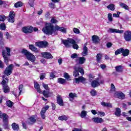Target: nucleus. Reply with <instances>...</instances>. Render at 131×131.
Segmentation results:
<instances>
[{"instance_id": "f257e3e1", "label": "nucleus", "mask_w": 131, "mask_h": 131, "mask_svg": "<svg viewBox=\"0 0 131 131\" xmlns=\"http://www.w3.org/2000/svg\"><path fill=\"white\" fill-rule=\"evenodd\" d=\"M51 23H49L48 24L47 26L44 27L42 29V31L46 34V35H57L58 33L56 31H61L62 33H66L67 30L66 28L63 27H59L58 25H56L54 26L53 24H56V23H58V20L56 19L55 17H52L50 20Z\"/></svg>"}, {"instance_id": "f03ea898", "label": "nucleus", "mask_w": 131, "mask_h": 131, "mask_svg": "<svg viewBox=\"0 0 131 131\" xmlns=\"http://www.w3.org/2000/svg\"><path fill=\"white\" fill-rule=\"evenodd\" d=\"M61 42L67 48L70 47V45H73V48L75 50H78L79 47L76 43V41L72 38H68L67 39H61Z\"/></svg>"}, {"instance_id": "7ed1b4c3", "label": "nucleus", "mask_w": 131, "mask_h": 131, "mask_svg": "<svg viewBox=\"0 0 131 131\" xmlns=\"http://www.w3.org/2000/svg\"><path fill=\"white\" fill-rule=\"evenodd\" d=\"M21 54H23V55H25L26 56L27 60L28 61H30L31 62H35V60H36V58H35V56L34 55H33L31 52H30L27 50L25 49H23L21 50Z\"/></svg>"}, {"instance_id": "20e7f679", "label": "nucleus", "mask_w": 131, "mask_h": 131, "mask_svg": "<svg viewBox=\"0 0 131 131\" xmlns=\"http://www.w3.org/2000/svg\"><path fill=\"white\" fill-rule=\"evenodd\" d=\"M0 118L3 119V127L6 129L9 128V116L6 113H3L0 111Z\"/></svg>"}, {"instance_id": "39448f33", "label": "nucleus", "mask_w": 131, "mask_h": 131, "mask_svg": "<svg viewBox=\"0 0 131 131\" xmlns=\"http://www.w3.org/2000/svg\"><path fill=\"white\" fill-rule=\"evenodd\" d=\"M104 84V80H100V78L98 77L96 80H94L91 82V86L95 89V88H98L100 86L101 84Z\"/></svg>"}, {"instance_id": "423d86ee", "label": "nucleus", "mask_w": 131, "mask_h": 131, "mask_svg": "<svg viewBox=\"0 0 131 131\" xmlns=\"http://www.w3.org/2000/svg\"><path fill=\"white\" fill-rule=\"evenodd\" d=\"M74 69V71L73 72V76H74V77L79 76V73L81 74V75H84V70H83L82 68L75 67Z\"/></svg>"}, {"instance_id": "0eeeda50", "label": "nucleus", "mask_w": 131, "mask_h": 131, "mask_svg": "<svg viewBox=\"0 0 131 131\" xmlns=\"http://www.w3.org/2000/svg\"><path fill=\"white\" fill-rule=\"evenodd\" d=\"M35 47H38L39 49H46L49 47V42L46 40L36 42L35 43Z\"/></svg>"}, {"instance_id": "6e6552de", "label": "nucleus", "mask_w": 131, "mask_h": 131, "mask_svg": "<svg viewBox=\"0 0 131 131\" xmlns=\"http://www.w3.org/2000/svg\"><path fill=\"white\" fill-rule=\"evenodd\" d=\"M13 69L14 64H10L5 69L4 74L5 75H6V76H9V75H11L12 73Z\"/></svg>"}, {"instance_id": "1a4fd4ad", "label": "nucleus", "mask_w": 131, "mask_h": 131, "mask_svg": "<svg viewBox=\"0 0 131 131\" xmlns=\"http://www.w3.org/2000/svg\"><path fill=\"white\" fill-rule=\"evenodd\" d=\"M21 31L25 34L32 33L33 32V27L32 26H25L22 28Z\"/></svg>"}, {"instance_id": "9d476101", "label": "nucleus", "mask_w": 131, "mask_h": 131, "mask_svg": "<svg viewBox=\"0 0 131 131\" xmlns=\"http://www.w3.org/2000/svg\"><path fill=\"white\" fill-rule=\"evenodd\" d=\"M15 17H16V14L14 11H10L9 14V18L8 19V22L10 23H14L15 22Z\"/></svg>"}, {"instance_id": "9b49d317", "label": "nucleus", "mask_w": 131, "mask_h": 131, "mask_svg": "<svg viewBox=\"0 0 131 131\" xmlns=\"http://www.w3.org/2000/svg\"><path fill=\"white\" fill-rule=\"evenodd\" d=\"M86 80V79L83 76H79L78 78H75V83H80V82H81L83 84H85V83H86V82H85Z\"/></svg>"}, {"instance_id": "f8f14e48", "label": "nucleus", "mask_w": 131, "mask_h": 131, "mask_svg": "<svg viewBox=\"0 0 131 131\" xmlns=\"http://www.w3.org/2000/svg\"><path fill=\"white\" fill-rule=\"evenodd\" d=\"M124 38L126 41H130L131 40V31L127 30L124 33Z\"/></svg>"}, {"instance_id": "ddd939ff", "label": "nucleus", "mask_w": 131, "mask_h": 131, "mask_svg": "<svg viewBox=\"0 0 131 131\" xmlns=\"http://www.w3.org/2000/svg\"><path fill=\"white\" fill-rule=\"evenodd\" d=\"M36 115H32L28 118V124L29 125H33L36 122V119H35Z\"/></svg>"}, {"instance_id": "4468645a", "label": "nucleus", "mask_w": 131, "mask_h": 131, "mask_svg": "<svg viewBox=\"0 0 131 131\" xmlns=\"http://www.w3.org/2000/svg\"><path fill=\"white\" fill-rule=\"evenodd\" d=\"M41 55L43 58L45 59H53L54 57L50 52H42Z\"/></svg>"}, {"instance_id": "2eb2a0df", "label": "nucleus", "mask_w": 131, "mask_h": 131, "mask_svg": "<svg viewBox=\"0 0 131 131\" xmlns=\"http://www.w3.org/2000/svg\"><path fill=\"white\" fill-rule=\"evenodd\" d=\"M57 103L59 106H64V101H63V98L61 95H58L56 96Z\"/></svg>"}, {"instance_id": "dca6fc26", "label": "nucleus", "mask_w": 131, "mask_h": 131, "mask_svg": "<svg viewBox=\"0 0 131 131\" xmlns=\"http://www.w3.org/2000/svg\"><path fill=\"white\" fill-rule=\"evenodd\" d=\"M2 56L4 58V61L6 65H9V57L6 55V50L2 51Z\"/></svg>"}, {"instance_id": "f3484780", "label": "nucleus", "mask_w": 131, "mask_h": 131, "mask_svg": "<svg viewBox=\"0 0 131 131\" xmlns=\"http://www.w3.org/2000/svg\"><path fill=\"white\" fill-rule=\"evenodd\" d=\"M115 94L118 99H120L121 100L125 99V95L122 92H117Z\"/></svg>"}, {"instance_id": "a211bd4d", "label": "nucleus", "mask_w": 131, "mask_h": 131, "mask_svg": "<svg viewBox=\"0 0 131 131\" xmlns=\"http://www.w3.org/2000/svg\"><path fill=\"white\" fill-rule=\"evenodd\" d=\"M121 51V54L123 57H127V56L129 55V50L127 49H124L123 48H122Z\"/></svg>"}, {"instance_id": "6ab92c4d", "label": "nucleus", "mask_w": 131, "mask_h": 131, "mask_svg": "<svg viewBox=\"0 0 131 131\" xmlns=\"http://www.w3.org/2000/svg\"><path fill=\"white\" fill-rule=\"evenodd\" d=\"M109 30L111 33H120V34L123 33V30H117L116 29L110 28Z\"/></svg>"}, {"instance_id": "aec40b11", "label": "nucleus", "mask_w": 131, "mask_h": 131, "mask_svg": "<svg viewBox=\"0 0 131 131\" xmlns=\"http://www.w3.org/2000/svg\"><path fill=\"white\" fill-rule=\"evenodd\" d=\"M34 88L35 90H36L37 93H39L40 94L41 93V91L40 90V86L39 85V84L36 82V81H34Z\"/></svg>"}, {"instance_id": "412c9836", "label": "nucleus", "mask_w": 131, "mask_h": 131, "mask_svg": "<svg viewBox=\"0 0 131 131\" xmlns=\"http://www.w3.org/2000/svg\"><path fill=\"white\" fill-rule=\"evenodd\" d=\"M29 49L32 52H34V53H38V50H37V48L32 44L29 45Z\"/></svg>"}, {"instance_id": "4be33fe9", "label": "nucleus", "mask_w": 131, "mask_h": 131, "mask_svg": "<svg viewBox=\"0 0 131 131\" xmlns=\"http://www.w3.org/2000/svg\"><path fill=\"white\" fill-rule=\"evenodd\" d=\"M93 121L96 123H102V122H104L103 119L102 118L95 117L93 119Z\"/></svg>"}, {"instance_id": "5701e85b", "label": "nucleus", "mask_w": 131, "mask_h": 131, "mask_svg": "<svg viewBox=\"0 0 131 131\" xmlns=\"http://www.w3.org/2000/svg\"><path fill=\"white\" fill-rule=\"evenodd\" d=\"M69 97L70 98V101H72L73 100H74V98H77V94H76V93L71 92L69 94Z\"/></svg>"}, {"instance_id": "b1692460", "label": "nucleus", "mask_w": 131, "mask_h": 131, "mask_svg": "<svg viewBox=\"0 0 131 131\" xmlns=\"http://www.w3.org/2000/svg\"><path fill=\"white\" fill-rule=\"evenodd\" d=\"M46 112H47V111L44 107H42L41 112H40L42 119H46Z\"/></svg>"}, {"instance_id": "393cba45", "label": "nucleus", "mask_w": 131, "mask_h": 131, "mask_svg": "<svg viewBox=\"0 0 131 131\" xmlns=\"http://www.w3.org/2000/svg\"><path fill=\"white\" fill-rule=\"evenodd\" d=\"M50 94L51 93H50V91H48V90H44L42 92V95H43L45 98H50Z\"/></svg>"}, {"instance_id": "a878e982", "label": "nucleus", "mask_w": 131, "mask_h": 131, "mask_svg": "<svg viewBox=\"0 0 131 131\" xmlns=\"http://www.w3.org/2000/svg\"><path fill=\"white\" fill-rule=\"evenodd\" d=\"M115 115H116V116H117V117H120V116L121 115V110L119 107L116 108Z\"/></svg>"}, {"instance_id": "bb28decb", "label": "nucleus", "mask_w": 131, "mask_h": 131, "mask_svg": "<svg viewBox=\"0 0 131 131\" xmlns=\"http://www.w3.org/2000/svg\"><path fill=\"white\" fill-rule=\"evenodd\" d=\"M102 53H98L96 55V61L97 63H101L102 57Z\"/></svg>"}, {"instance_id": "cd10ccee", "label": "nucleus", "mask_w": 131, "mask_h": 131, "mask_svg": "<svg viewBox=\"0 0 131 131\" xmlns=\"http://www.w3.org/2000/svg\"><path fill=\"white\" fill-rule=\"evenodd\" d=\"M88 47H86V45H84L83 48V52H82L81 53L82 56H88Z\"/></svg>"}, {"instance_id": "c85d7f7f", "label": "nucleus", "mask_w": 131, "mask_h": 131, "mask_svg": "<svg viewBox=\"0 0 131 131\" xmlns=\"http://www.w3.org/2000/svg\"><path fill=\"white\" fill-rule=\"evenodd\" d=\"M12 128L13 129V130H19V125L16 123H13L11 125Z\"/></svg>"}, {"instance_id": "c756f323", "label": "nucleus", "mask_w": 131, "mask_h": 131, "mask_svg": "<svg viewBox=\"0 0 131 131\" xmlns=\"http://www.w3.org/2000/svg\"><path fill=\"white\" fill-rule=\"evenodd\" d=\"M92 40L94 41V42L97 43V42H99L100 41V38L99 36L94 35L92 36Z\"/></svg>"}, {"instance_id": "7c9ffc66", "label": "nucleus", "mask_w": 131, "mask_h": 131, "mask_svg": "<svg viewBox=\"0 0 131 131\" xmlns=\"http://www.w3.org/2000/svg\"><path fill=\"white\" fill-rule=\"evenodd\" d=\"M78 62L79 64L80 65H82V64H84V62H85V58L84 57H79L78 59Z\"/></svg>"}, {"instance_id": "2f4dec72", "label": "nucleus", "mask_w": 131, "mask_h": 131, "mask_svg": "<svg viewBox=\"0 0 131 131\" xmlns=\"http://www.w3.org/2000/svg\"><path fill=\"white\" fill-rule=\"evenodd\" d=\"M57 82L60 84H64L66 83V79H64L62 78H59L57 79Z\"/></svg>"}, {"instance_id": "473e14b6", "label": "nucleus", "mask_w": 131, "mask_h": 131, "mask_svg": "<svg viewBox=\"0 0 131 131\" xmlns=\"http://www.w3.org/2000/svg\"><path fill=\"white\" fill-rule=\"evenodd\" d=\"M3 90L4 91V93H5V94H8V93L10 92V88L7 84H6V86H3Z\"/></svg>"}, {"instance_id": "72a5a7b5", "label": "nucleus", "mask_w": 131, "mask_h": 131, "mask_svg": "<svg viewBox=\"0 0 131 131\" xmlns=\"http://www.w3.org/2000/svg\"><path fill=\"white\" fill-rule=\"evenodd\" d=\"M101 104L103 107H110V108H112V104L110 103H106L105 102H102Z\"/></svg>"}, {"instance_id": "f704fd0d", "label": "nucleus", "mask_w": 131, "mask_h": 131, "mask_svg": "<svg viewBox=\"0 0 131 131\" xmlns=\"http://www.w3.org/2000/svg\"><path fill=\"white\" fill-rule=\"evenodd\" d=\"M58 120H61V121H66V120H68V117L65 115L60 116L58 117Z\"/></svg>"}, {"instance_id": "c9c22d12", "label": "nucleus", "mask_w": 131, "mask_h": 131, "mask_svg": "<svg viewBox=\"0 0 131 131\" xmlns=\"http://www.w3.org/2000/svg\"><path fill=\"white\" fill-rule=\"evenodd\" d=\"M120 6L123 9H125V10H127V11L129 10V7H128V6H127L126 4L124 3H120Z\"/></svg>"}, {"instance_id": "e433bc0d", "label": "nucleus", "mask_w": 131, "mask_h": 131, "mask_svg": "<svg viewBox=\"0 0 131 131\" xmlns=\"http://www.w3.org/2000/svg\"><path fill=\"white\" fill-rule=\"evenodd\" d=\"M115 69L117 72H122V71H123L122 66H117L115 67Z\"/></svg>"}, {"instance_id": "4c0bfd02", "label": "nucleus", "mask_w": 131, "mask_h": 131, "mask_svg": "<svg viewBox=\"0 0 131 131\" xmlns=\"http://www.w3.org/2000/svg\"><path fill=\"white\" fill-rule=\"evenodd\" d=\"M23 6V3L21 1H19L14 4L15 8H21Z\"/></svg>"}, {"instance_id": "58836bf2", "label": "nucleus", "mask_w": 131, "mask_h": 131, "mask_svg": "<svg viewBox=\"0 0 131 131\" xmlns=\"http://www.w3.org/2000/svg\"><path fill=\"white\" fill-rule=\"evenodd\" d=\"M107 9H109L111 11H114L115 10V5L113 4H110L107 6Z\"/></svg>"}, {"instance_id": "ea45409f", "label": "nucleus", "mask_w": 131, "mask_h": 131, "mask_svg": "<svg viewBox=\"0 0 131 131\" xmlns=\"http://www.w3.org/2000/svg\"><path fill=\"white\" fill-rule=\"evenodd\" d=\"M7 106L9 107V108H12L13 105H14V102H12L11 100H8L6 102Z\"/></svg>"}, {"instance_id": "a19ab883", "label": "nucleus", "mask_w": 131, "mask_h": 131, "mask_svg": "<svg viewBox=\"0 0 131 131\" xmlns=\"http://www.w3.org/2000/svg\"><path fill=\"white\" fill-rule=\"evenodd\" d=\"M63 77L67 80H71V79H70V75L68 74V73H64L63 74Z\"/></svg>"}, {"instance_id": "79ce46f5", "label": "nucleus", "mask_w": 131, "mask_h": 131, "mask_svg": "<svg viewBox=\"0 0 131 131\" xmlns=\"http://www.w3.org/2000/svg\"><path fill=\"white\" fill-rule=\"evenodd\" d=\"M90 94L92 97H95L97 96V91H96L95 89H92L90 92Z\"/></svg>"}, {"instance_id": "37998d69", "label": "nucleus", "mask_w": 131, "mask_h": 131, "mask_svg": "<svg viewBox=\"0 0 131 131\" xmlns=\"http://www.w3.org/2000/svg\"><path fill=\"white\" fill-rule=\"evenodd\" d=\"M7 19V16L4 14L0 15V22H5V20Z\"/></svg>"}, {"instance_id": "c03bdc74", "label": "nucleus", "mask_w": 131, "mask_h": 131, "mask_svg": "<svg viewBox=\"0 0 131 131\" xmlns=\"http://www.w3.org/2000/svg\"><path fill=\"white\" fill-rule=\"evenodd\" d=\"M42 85L43 88H44V89L46 90V91H50V88L49 87V85L48 84L42 83Z\"/></svg>"}, {"instance_id": "a18cd8bd", "label": "nucleus", "mask_w": 131, "mask_h": 131, "mask_svg": "<svg viewBox=\"0 0 131 131\" xmlns=\"http://www.w3.org/2000/svg\"><path fill=\"white\" fill-rule=\"evenodd\" d=\"M6 28L7 27H6V24H5V23L1 24V25H0V29L1 30H6Z\"/></svg>"}, {"instance_id": "49530a36", "label": "nucleus", "mask_w": 131, "mask_h": 131, "mask_svg": "<svg viewBox=\"0 0 131 131\" xmlns=\"http://www.w3.org/2000/svg\"><path fill=\"white\" fill-rule=\"evenodd\" d=\"M122 48H120L119 49H117L115 52V55H116V56H117V55H119V54H121L122 53Z\"/></svg>"}, {"instance_id": "de8ad7c7", "label": "nucleus", "mask_w": 131, "mask_h": 131, "mask_svg": "<svg viewBox=\"0 0 131 131\" xmlns=\"http://www.w3.org/2000/svg\"><path fill=\"white\" fill-rule=\"evenodd\" d=\"M107 18L108 21L110 22H112V21H113V18L112 17V14L111 13L108 14Z\"/></svg>"}, {"instance_id": "09e8293b", "label": "nucleus", "mask_w": 131, "mask_h": 131, "mask_svg": "<svg viewBox=\"0 0 131 131\" xmlns=\"http://www.w3.org/2000/svg\"><path fill=\"white\" fill-rule=\"evenodd\" d=\"M86 116V111H82L80 115V117L81 118H83V117H85Z\"/></svg>"}, {"instance_id": "8fccbe9b", "label": "nucleus", "mask_w": 131, "mask_h": 131, "mask_svg": "<svg viewBox=\"0 0 131 131\" xmlns=\"http://www.w3.org/2000/svg\"><path fill=\"white\" fill-rule=\"evenodd\" d=\"M28 4L30 6V8L33 7V6H34V0H29Z\"/></svg>"}, {"instance_id": "3c124183", "label": "nucleus", "mask_w": 131, "mask_h": 131, "mask_svg": "<svg viewBox=\"0 0 131 131\" xmlns=\"http://www.w3.org/2000/svg\"><path fill=\"white\" fill-rule=\"evenodd\" d=\"M73 30V32H74V33H76V34H79V33H80V31H79V29L76 28H74Z\"/></svg>"}, {"instance_id": "603ef678", "label": "nucleus", "mask_w": 131, "mask_h": 131, "mask_svg": "<svg viewBox=\"0 0 131 131\" xmlns=\"http://www.w3.org/2000/svg\"><path fill=\"white\" fill-rule=\"evenodd\" d=\"M6 51H7V56H11V49L10 48L8 47H6Z\"/></svg>"}, {"instance_id": "864d4df0", "label": "nucleus", "mask_w": 131, "mask_h": 131, "mask_svg": "<svg viewBox=\"0 0 131 131\" xmlns=\"http://www.w3.org/2000/svg\"><path fill=\"white\" fill-rule=\"evenodd\" d=\"M78 57V55L76 53H73L71 55V58L72 59H76Z\"/></svg>"}, {"instance_id": "5fc2aeb1", "label": "nucleus", "mask_w": 131, "mask_h": 131, "mask_svg": "<svg viewBox=\"0 0 131 131\" xmlns=\"http://www.w3.org/2000/svg\"><path fill=\"white\" fill-rule=\"evenodd\" d=\"M18 90L19 91V95L22 93V91L23 90V84H20L18 86Z\"/></svg>"}, {"instance_id": "6e6d98bb", "label": "nucleus", "mask_w": 131, "mask_h": 131, "mask_svg": "<svg viewBox=\"0 0 131 131\" xmlns=\"http://www.w3.org/2000/svg\"><path fill=\"white\" fill-rule=\"evenodd\" d=\"M1 84H2V85H3V86H6V84H7V81H6V80L3 79L2 80V81L1 82Z\"/></svg>"}, {"instance_id": "4d7b16f0", "label": "nucleus", "mask_w": 131, "mask_h": 131, "mask_svg": "<svg viewBox=\"0 0 131 131\" xmlns=\"http://www.w3.org/2000/svg\"><path fill=\"white\" fill-rule=\"evenodd\" d=\"M4 67H5V64H4V62H3L1 60H0V68L1 69H3Z\"/></svg>"}, {"instance_id": "13d9d810", "label": "nucleus", "mask_w": 131, "mask_h": 131, "mask_svg": "<svg viewBox=\"0 0 131 131\" xmlns=\"http://www.w3.org/2000/svg\"><path fill=\"white\" fill-rule=\"evenodd\" d=\"M50 77H51V78H55L56 77V75L54 74V72L50 73Z\"/></svg>"}, {"instance_id": "bf43d9fd", "label": "nucleus", "mask_w": 131, "mask_h": 131, "mask_svg": "<svg viewBox=\"0 0 131 131\" xmlns=\"http://www.w3.org/2000/svg\"><path fill=\"white\" fill-rule=\"evenodd\" d=\"M6 36L7 39H9V38H11V37H12V36H11V35H10L9 32H6Z\"/></svg>"}, {"instance_id": "052dcab7", "label": "nucleus", "mask_w": 131, "mask_h": 131, "mask_svg": "<svg viewBox=\"0 0 131 131\" xmlns=\"http://www.w3.org/2000/svg\"><path fill=\"white\" fill-rule=\"evenodd\" d=\"M112 43L110 42H108L107 43H106V47L108 49L111 48L112 47Z\"/></svg>"}, {"instance_id": "680f3d73", "label": "nucleus", "mask_w": 131, "mask_h": 131, "mask_svg": "<svg viewBox=\"0 0 131 131\" xmlns=\"http://www.w3.org/2000/svg\"><path fill=\"white\" fill-rule=\"evenodd\" d=\"M106 64H100V68H101V69H102V70H104V69H106Z\"/></svg>"}, {"instance_id": "e2e57ef3", "label": "nucleus", "mask_w": 131, "mask_h": 131, "mask_svg": "<svg viewBox=\"0 0 131 131\" xmlns=\"http://www.w3.org/2000/svg\"><path fill=\"white\" fill-rule=\"evenodd\" d=\"M50 16H51V14L50 13V12H47L45 15V17L47 18H48L50 17Z\"/></svg>"}, {"instance_id": "0e129e2a", "label": "nucleus", "mask_w": 131, "mask_h": 131, "mask_svg": "<svg viewBox=\"0 0 131 131\" xmlns=\"http://www.w3.org/2000/svg\"><path fill=\"white\" fill-rule=\"evenodd\" d=\"M52 105V110H56V104H55V103H51Z\"/></svg>"}, {"instance_id": "69168bd1", "label": "nucleus", "mask_w": 131, "mask_h": 131, "mask_svg": "<svg viewBox=\"0 0 131 131\" xmlns=\"http://www.w3.org/2000/svg\"><path fill=\"white\" fill-rule=\"evenodd\" d=\"M23 128L25 129H27V125H26V123L25 122H23L22 123Z\"/></svg>"}, {"instance_id": "338daca9", "label": "nucleus", "mask_w": 131, "mask_h": 131, "mask_svg": "<svg viewBox=\"0 0 131 131\" xmlns=\"http://www.w3.org/2000/svg\"><path fill=\"white\" fill-rule=\"evenodd\" d=\"M98 114H99L100 116H105V113L104 112H99Z\"/></svg>"}, {"instance_id": "774afa93", "label": "nucleus", "mask_w": 131, "mask_h": 131, "mask_svg": "<svg viewBox=\"0 0 131 131\" xmlns=\"http://www.w3.org/2000/svg\"><path fill=\"white\" fill-rule=\"evenodd\" d=\"M72 131H82L81 129L78 128H74Z\"/></svg>"}]
</instances>
